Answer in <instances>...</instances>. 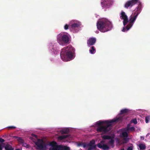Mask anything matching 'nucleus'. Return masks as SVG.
Instances as JSON below:
<instances>
[{"instance_id":"nucleus-1","label":"nucleus","mask_w":150,"mask_h":150,"mask_svg":"<svg viewBox=\"0 0 150 150\" xmlns=\"http://www.w3.org/2000/svg\"><path fill=\"white\" fill-rule=\"evenodd\" d=\"M138 3V6L136 7L137 10L133 15L131 16L129 18V23L125 27H124L122 30L123 32L128 30L133 25L138 15L142 10V5L140 0H129L127 1L125 4L124 7L126 8H130L133 6Z\"/></svg>"},{"instance_id":"nucleus-2","label":"nucleus","mask_w":150,"mask_h":150,"mask_svg":"<svg viewBox=\"0 0 150 150\" xmlns=\"http://www.w3.org/2000/svg\"><path fill=\"white\" fill-rule=\"evenodd\" d=\"M127 119V117L120 116V117L112 119L111 120H108L105 121H99L96 122L98 125L96 131L98 132H102L106 134L112 129V123L116 122H121L124 119Z\"/></svg>"},{"instance_id":"nucleus-3","label":"nucleus","mask_w":150,"mask_h":150,"mask_svg":"<svg viewBox=\"0 0 150 150\" xmlns=\"http://www.w3.org/2000/svg\"><path fill=\"white\" fill-rule=\"evenodd\" d=\"M74 48L71 45L64 48L61 50L60 55L62 59L65 62L71 60L73 59Z\"/></svg>"},{"instance_id":"nucleus-4","label":"nucleus","mask_w":150,"mask_h":150,"mask_svg":"<svg viewBox=\"0 0 150 150\" xmlns=\"http://www.w3.org/2000/svg\"><path fill=\"white\" fill-rule=\"evenodd\" d=\"M96 25L98 29L103 33L110 30L112 28L111 22L105 19L98 21Z\"/></svg>"},{"instance_id":"nucleus-5","label":"nucleus","mask_w":150,"mask_h":150,"mask_svg":"<svg viewBox=\"0 0 150 150\" xmlns=\"http://www.w3.org/2000/svg\"><path fill=\"white\" fill-rule=\"evenodd\" d=\"M57 40L60 45H63L69 43V38L67 35L61 33L58 35Z\"/></svg>"},{"instance_id":"nucleus-6","label":"nucleus","mask_w":150,"mask_h":150,"mask_svg":"<svg viewBox=\"0 0 150 150\" xmlns=\"http://www.w3.org/2000/svg\"><path fill=\"white\" fill-rule=\"evenodd\" d=\"M49 145L51 146V148H50L49 150H70L69 147L57 145V142L55 141L50 142Z\"/></svg>"},{"instance_id":"nucleus-7","label":"nucleus","mask_w":150,"mask_h":150,"mask_svg":"<svg viewBox=\"0 0 150 150\" xmlns=\"http://www.w3.org/2000/svg\"><path fill=\"white\" fill-rule=\"evenodd\" d=\"M36 148L38 150H45L47 149L46 144L42 139H39L35 143Z\"/></svg>"},{"instance_id":"nucleus-8","label":"nucleus","mask_w":150,"mask_h":150,"mask_svg":"<svg viewBox=\"0 0 150 150\" xmlns=\"http://www.w3.org/2000/svg\"><path fill=\"white\" fill-rule=\"evenodd\" d=\"M112 0H101L102 6L104 8H108L112 4Z\"/></svg>"},{"instance_id":"nucleus-9","label":"nucleus","mask_w":150,"mask_h":150,"mask_svg":"<svg viewBox=\"0 0 150 150\" xmlns=\"http://www.w3.org/2000/svg\"><path fill=\"white\" fill-rule=\"evenodd\" d=\"M124 131L122 132L121 134V137L123 138L122 140L123 141L122 142L123 144L127 143L129 140V138H127L128 134L127 132V131Z\"/></svg>"},{"instance_id":"nucleus-10","label":"nucleus","mask_w":150,"mask_h":150,"mask_svg":"<svg viewBox=\"0 0 150 150\" xmlns=\"http://www.w3.org/2000/svg\"><path fill=\"white\" fill-rule=\"evenodd\" d=\"M96 41V39L95 38H89L87 41V44L88 46L93 45L95 43Z\"/></svg>"},{"instance_id":"nucleus-11","label":"nucleus","mask_w":150,"mask_h":150,"mask_svg":"<svg viewBox=\"0 0 150 150\" xmlns=\"http://www.w3.org/2000/svg\"><path fill=\"white\" fill-rule=\"evenodd\" d=\"M135 128L134 127H129L128 125L127 127L124 129V131L129 132L130 131L133 132L135 131Z\"/></svg>"},{"instance_id":"nucleus-12","label":"nucleus","mask_w":150,"mask_h":150,"mask_svg":"<svg viewBox=\"0 0 150 150\" xmlns=\"http://www.w3.org/2000/svg\"><path fill=\"white\" fill-rule=\"evenodd\" d=\"M137 146L139 148V150H145L146 146L145 143H140Z\"/></svg>"},{"instance_id":"nucleus-13","label":"nucleus","mask_w":150,"mask_h":150,"mask_svg":"<svg viewBox=\"0 0 150 150\" xmlns=\"http://www.w3.org/2000/svg\"><path fill=\"white\" fill-rule=\"evenodd\" d=\"M69 135H63L58 137V139L60 140H62L65 138H68L69 136Z\"/></svg>"},{"instance_id":"nucleus-14","label":"nucleus","mask_w":150,"mask_h":150,"mask_svg":"<svg viewBox=\"0 0 150 150\" xmlns=\"http://www.w3.org/2000/svg\"><path fill=\"white\" fill-rule=\"evenodd\" d=\"M69 132V129L68 128L64 129L60 131V132L62 134H67Z\"/></svg>"},{"instance_id":"nucleus-15","label":"nucleus","mask_w":150,"mask_h":150,"mask_svg":"<svg viewBox=\"0 0 150 150\" xmlns=\"http://www.w3.org/2000/svg\"><path fill=\"white\" fill-rule=\"evenodd\" d=\"M121 16L120 18L122 19H123L128 18L127 15L125 14V13L123 11H122L120 13Z\"/></svg>"},{"instance_id":"nucleus-16","label":"nucleus","mask_w":150,"mask_h":150,"mask_svg":"<svg viewBox=\"0 0 150 150\" xmlns=\"http://www.w3.org/2000/svg\"><path fill=\"white\" fill-rule=\"evenodd\" d=\"M80 25V24L79 23H74L71 25V28L72 29H74L75 28H77L79 27Z\"/></svg>"},{"instance_id":"nucleus-17","label":"nucleus","mask_w":150,"mask_h":150,"mask_svg":"<svg viewBox=\"0 0 150 150\" xmlns=\"http://www.w3.org/2000/svg\"><path fill=\"white\" fill-rule=\"evenodd\" d=\"M129 110L127 109H124L120 111V114L122 115L126 113L129 111Z\"/></svg>"},{"instance_id":"nucleus-18","label":"nucleus","mask_w":150,"mask_h":150,"mask_svg":"<svg viewBox=\"0 0 150 150\" xmlns=\"http://www.w3.org/2000/svg\"><path fill=\"white\" fill-rule=\"evenodd\" d=\"M89 147L87 150H91L92 149H96V145H91V146H87Z\"/></svg>"},{"instance_id":"nucleus-19","label":"nucleus","mask_w":150,"mask_h":150,"mask_svg":"<svg viewBox=\"0 0 150 150\" xmlns=\"http://www.w3.org/2000/svg\"><path fill=\"white\" fill-rule=\"evenodd\" d=\"M102 138L104 139H109L111 138V137L109 135H105L103 136Z\"/></svg>"},{"instance_id":"nucleus-20","label":"nucleus","mask_w":150,"mask_h":150,"mask_svg":"<svg viewBox=\"0 0 150 150\" xmlns=\"http://www.w3.org/2000/svg\"><path fill=\"white\" fill-rule=\"evenodd\" d=\"M16 137L17 138V140L20 143L22 144L24 142V140L21 137Z\"/></svg>"},{"instance_id":"nucleus-21","label":"nucleus","mask_w":150,"mask_h":150,"mask_svg":"<svg viewBox=\"0 0 150 150\" xmlns=\"http://www.w3.org/2000/svg\"><path fill=\"white\" fill-rule=\"evenodd\" d=\"M109 149V147L107 145L103 144V145L102 149L103 150H108Z\"/></svg>"},{"instance_id":"nucleus-22","label":"nucleus","mask_w":150,"mask_h":150,"mask_svg":"<svg viewBox=\"0 0 150 150\" xmlns=\"http://www.w3.org/2000/svg\"><path fill=\"white\" fill-rule=\"evenodd\" d=\"M123 25L124 26L126 25L127 23L129 22L128 18L123 19Z\"/></svg>"},{"instance_id":"nucleus-23","label":"nucleus","mask_w":150,"mask_h":150,"mask_svg":"<svg viewBox=\"0 0 150 150\" xmlns=\"http://www.w3.org/2000/svg\"><path fill=\"white\" fill-rule=\"evenodd\" d=\"M95 144V141L94 139H93L90 141V142L87 144V146H91V145H94Z\"/></svg>"},{"instance_id":"nucleus-24","label":"nucleus","mask_w":150,"mask_h":150,"mask_svg":"<svg viewBox=\"0 0 150 150\" xmlns=\"http://www.w3.org/2000/svg\"><path fill=\"white\" fill-rule=\"evenodd\" d=\"M89 51L90 53L92 54H93L94 52H95L96 50L93 46L91 47V49L89 50Z\"/></svg>"},{"instance_id":"nucleus-25","label":"nucleus","mask_w":150,"mask_h":150,"mask_svg":"<svg viewBox=\"0 0 150 150\" xmlns=\"http://www.w3.org/2000/svg\"><path fill=\"white\" fill-rule=\"evenodd\" d=\"M110 140L109 142L108 143L113 147L114 146V140L112 138L110 139Z\"/></svg>"},{"instance_id":"nucleus-26","label":"nucleus","mask_w":150,"mask_h":150,"mask_svg":"<svg viewBox=\"0 0 150 150\" xmlns=\"http://www.w3.org/2000/svg\"><path fill=\"white\" fill-rule=\"evenodd\" d=\"M133 150V145L132 144H131L130 145V146L128 147L127 150Z\"/></svg>"},{"instance_id":"nucleus-27","label":"nucleus","mask_w":150,"mask_h":150,"mask_svg":"<svg viewBox=\"0 0 150 150\" xmlns=\"http://www.w3.org/2000/svg\"><path fill=\"white\" fill-rule=\"evenodd\" d=\"M131 122L133 123L134 124H136L137 123V121L136 119H133L131 120Z\"/></svg>"},{"instance_id":"nucleus-28","label":"nucleus","mask_w":150,"mask_h":150,"mask_svg":"<svg viewBox=\"0 0 150 150\" xmlns=\"http://www.w3.org/2000/svg\"><path fill=\"white\" fill-rule=\"evenodd\" d=\"M150 116H146L145 117V122L146 123H148L149 119Z\"/></svg>"},{"instance_id":"nucleus-29","label":"nucleus","mask_w":150,"mask_h":150,"mask_svg":"<svg viewBox=\"0 0 150 150\" xmlns=\"http://www.w3.org/2000/svg\"><path fill=\"white\" fill-rule=\"evenodd\" d=\"M5 149L6 150H10L12 149V148L11 147L10 148L9 146L8 145H6L5 147Z\"/></svg>"},{"instance_id":"nucleus-30","label":"nucleus","mask_w":150,"mask_h":150,"mask_svg":"<svg viewBox=\"0 0 150 150\" xmlns=\"http://www.w3.org/2000/svg\"><path fill=\"white\" fill-rule=\"evenodd\" d=\"M96 146L100 149H102L103 147V145H102L100 143H98V144L97 145H96Z\"/></svg>"},{"instance_id":"nucleus-31","label":"nucleus","mask_w":150,"mask_h":150,"mask_svg":"<svg viewBox=\"0 0 150 150\" xmlns=\"http://www.w3.org/2000/svg\"><path fill=\"white\" fill-rule=\"evenodd\" d=\"M84 148L87 146V144L85 143H83L82 146Z\"/></svg>"},{"instance_id":"nucleus-32","label":"nucleus","mask_w":150,"mask_h":150,"mask_svg":"<svg viewBox=\"0 0 150 150\" xmlns=\"http://www.w3.org/2000/svg\"><path fill=\"white\" fill-rule=\"evenodd\" d=\"M69 25L67 24H66L64 27V28L65 30H67L68 29Z\"/></svg>"},{"instance_id":"nucleus-33","label":"nucleus","mask_w":150,"mask_h":150,"mask_svg":"<svg viewBox=\"0 0 150 150\" xmlns=\"http://www.w3.org/2000/svg\"><path fill=\"white\" fill-rule=\"evenodd\" d=\"M8 128L9 129H15L16 127L13 126H9Z\"/></svg>"},{"instance_id":"nucleus-34","label":"nucleus","mask_w":150,"mask_h":150,"mask_svg":"<svg viewBox=\"0 0 150 150\" xmlns=\"http://www.w3.org/2000/svg\"><path fill=\"white\" fill-rule=\"evenodd\" d=\"M4 142L5 140L4 139L1 138H0V143H3Z\"/></svg>"},{"instance_id":"nucleus-35","label":"nucleus","mask_w":150,"mask_h":150,"mask_svg":"<svg viewBox=\"0 0 150 150\" xmlns=\"http://www.w3.org/2000/svg\"><path fill=\"white\" fill-rule=\"evenodd\" d=\"M27 145V144L26 143H24V142L22 144V146L24 147H25Z\"/></svg>"},{"instance_id":"nucleus-36","label":"nucleus","mask_w":150,"mask_h":150,"mask_svg":"<svg viewBox=\"0 0 150 150\" xmlns=\"http://www.w3.org/2000/svg\"><path fill=\"white\" fill-rule=\"evenodd\" d=\"M83 143H79L78 144V146H82Z\"/></svg>"},{"instance_id":"nucleus-37","label":"nucleus","mask_w":150,"mask_h":150,"mask_svg":"<svg viewBox=\"0 0 150 150\" xmlns=\"http://www.w3.org/2000/svg\"><path fill=\"white\" fill-rule=\"evenodd\" d=\"M2 150V147H1V145L0 144V150Z\"/></svg>"},{"instance_id":"nucleus-38","label":"nucleus","mask_w":150,"mask_h":150,"mask_svg":"<svg viewBox=\"0 0 150 150\" xmlns=\"http://www.w3.org/2000/svg\"><path fill=\"white\" fill-rule=\"evenodd\" d=\"M15 150H21L19 149H16Z\"/></svg>"},{"instance_id":"nucleus-39","label":"nucleus","mask_w":150,"mask_h":150,"mask_svg":"<svg viewBox=\"0 0 150 150\" xmlns=\"http://www.w3.org/2000/svg\"><path fill=\"white\" fill-rule=\"evenodd\" d=\"M121 150H124V148L122 149Z\"/></svg>"},{"instance_id":"nucleus-40","label":"nucleus","mask_w":150,"mask_h":150,"mask_svg":"<svg viewBox=\"0 0 150 150\" xmlns=\"http://www.w3.org/2000/svg\"><path fill=\"white\" fill-rule=\"evenodd\" d=\"M34 135L35 136V137H37V136L36 135Z\"/></svg>"},{"instance_id":"nucleus-41","label":"nucleus","mask_w":150,"mask_h":150,"mask_svg":"<svg viewBox=\"0 0 150 150\" xmlns=\"http://www.w3.org/2000/svg\"><path fill=\"white\" fill-rule=\"evenodd\" d=\"M149 150H150V149H149Z\"/></svg>"}]
</instances>
